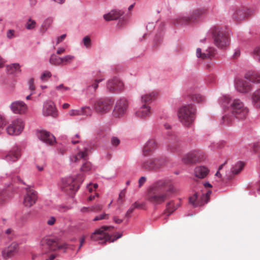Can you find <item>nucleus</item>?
<instances>
[{
  "label": "nucleus",
  "mask_w": 260,
  "mask_h": 260,
  "mask_svg": "<svg viewBox=\"0 0 260 260\" xmlns=\"http://www.w3.org/2000/svg\"><path fill=\"white\" fill-rule=\"evenodd\" d=\"M231 114H224L222 117V122L224 125L232 123L235 118L238 120L245 119L249 113L248 109L239 99H234L230 104L229 110Z\"/></svg>",
  "instance_id": "obj_1"
},
{
  "label": "nucleus",
  "mask_w": 260,
  "mask_h": 260,
  "mask_svg": "<svg viewBox=\"0 0 260 260\" xmlns=\"http://www.w3.org/2000/svg\"><path fill=\"white\" fill-rule=\"evenodd\" d=\"M83 181L84 177L82 175L63 178L60 186L61 190L69 196H72L79 189Z\"/></svg>",
  "instance_id": "obj_2"
},
{
  "label": "nucleus",
  "mask_w": 260,
  "mask_h": 260,
  "mask_svg": "<svg viewBox=\"0 0 260 260\" xmlns=\"http://www.w3.org/2000/svg\"><path fill=\"white\" fill-rule=\"evenodd\" d=\"M209 33L212 35L214 43L218 48L223 49L229 46L230 34L228 31L218 26H213L210 29Z\"/></svg>",
  "instance_id": "obj_3"
},
{
  "label": "nucleus",
  "mask_w": 260,
  "mask_h": 260,
  "mask_svg": "<svg viewBox=\"0 0 260 260\" xmlns=\"http://www.w3.org/2000/svg\"><path fill=\"white\" fill-rule=\"evenodd\" d=\"M167 185L168 182L166 180H161L156 181L153 187L155 191L153 192L149 191L147 196L148 201L154 205L164 203L167 199V193H159L157 191L164 189Z\"/></svg>",
  "instance_id": "obj_4"
},
{
  "label": "nucleus",
  "mask_w": 260,
  "mask_h": 260,
  "mask_svg": "<svg viewBox=\"0 0 260 260\" xmlns=\"http://www.w3.org/2000/svg\"><path fill=\"white\" fill-rule=\"evenodd\" d=\"M245 79L238 80L235 84L237 90L242 93L247 92L250 90L251 83H260V74L249 71L245 75Z\"/></svg>",
  "instance_id": "obj_5"
},
{
  "label": "nucleus",
  "mask_w": 260,
  "mask_h": 260,
  "mask_svg": "<svg viewBox=\"0 0 260 260\" xmlns=\"http://www.w3.org/2000/svg\"><path fill=\"white\" fill-rule=\"evenodd\" d=\"M179 119L185 126H189L196 117V108L192 104L181 107L178 113Z\"/></svg>",
  "instance_id": "obj_6"
},
{
  "label": "nucleus",
  "mask_w": 260,
  "mask_h": 260,
  "mask_svg": "<svg viewBox=\"0 0 260 260\" xmlns=\"http://www.w3.org/2000/svg\"><path fill=\"white\" fill-rule=\"evenodd\" d=\"M113 101L109 98H98L92 102L93 110L100 115H104L109 112L113 105Z\"/></svg>",
  "instance_id": "obj_7"
},
{
  "label": "nucleus",
  "mask_w": 260,
  "mask_h": 260,
  "mask_svg": "<svg viewBox=\"0 0 260 260\" xmlns=\"http://www.w3.org/2000/svg\"><path fill=\"white\" fill-rule=\"evenodd\" d=\"M167 163V159L162 157L152 158L143 161L141 167L147 170H157L164 167Z\"/></svg>",
  "instance_id": "obj_8"
},
{
  "label": "nucleus",
  "mask_w": 260,
  "mask_h": 260,
  "mask_svg": "<svg viewBox=\"0 0 260 260\" xmlns=\"http://www.w3.org/2000/svg\"><path fill=\"white\" fill-rule=\"evenodd\" d=\"M113 228V226H103L101 229L95 230L91 235L90 238L94 241L100 244H104L106 242H110V236L107 234L105 231L109 229Z\"/></svg>",
  "instance_id": "obj_9"
},
{
  "label": "nucleus",
  "mask_w": 260,
  "mask_h": 260,
  "mask_svg": "<svg viewBox=\"0 0 260 260\" xmlns=\"http://www.w3.org/2000/svg\"><path fill=\"white\" fill-rule=\"evenodd\" d=\"M205 158L204 154L201 150H193L186 154L182 159L185 164L196 163Z\"/></svg>",
  "instance_id": "obj_10"
},
{
  "label": "nucleus",
  "mask_w": 260,
  "mask_h": 260,
  "mask_svg": "<svg viewBox=\"0 0 260 260\" xmlns=\"http://www.w3.org/2000/svg\"><path fill=\"white\" fill-rule=\"evenodd\" d=\"M24 126V122L22 119H15L7 127V133L10 135H18L22 132Z\"/></svg>",
  "instance_id": "obj_11"
},
{
  "label": "nucleus",
  "mask_w": 260,
  "mask_h": 260,
  "mask_svg": "<svg viewBox=\"0 0 260 260\" xmlns=\"http://www.w3.org/2000/svg\"><path fill=\"white\" fill-rule=\"evenodd\" d=\"M106 87L110 92L115 93L122 91L124 88V84L118 78L114 77L108 80Z\"/></svg>",
  "instance_id": "obj_12"
},
{
  "label": "nucleus",
  "mask_w": 260,
  "mask_h": 260,
  "mask_svg": "<svg viewBox=\"0 0 260 260\" xmlns=\"http://www.w3.org/2000/svg\"><path fill=\"white\" fill-rule=\"evenodd\" d=\"M128 105V101L125 99L118 100L113 110V115L117 117L123 116L126 112Z\"/></svg>",
  "instance_id": "obj_13"
},
{
  "label": "nucleus",
  "mask_w": 260,
  "mask_h": 260,
  "mask_svg": "<svg viewBox=\"0 0 260 260\" xmlns=\"http://www.w3.org/2000/svg\"><path fill=\"white\" fill-rule=\"evenodd\" d=\"M42 114L44 116H50L55 118L58 113L54 103L51 101H47L44 103L42 108Z\"/></svg>",
  "instance_id": "obj_14"
},
{
  "label": "nucleus",
  "mask_w": 260,
  "mask_h": 260,
  "mask_svg": "<svg viewBox=\"0 0 260 260\" xmlns=\"http://www.w3.org/2000/svg\"><path fill=\"white\" fill-rule=\"evenodd\" d=\"M26 191L23 203L25 207L29 208L35 204L37 201V192L29 186L26 188Z\"/></svg>",
  "instance_id": "obj_15"
},
{
  "label": "nucleus",
  "mask_w": 260,
  "mask_h": 260,
  "mask_svg": "<svg viewBox=\"0 0 260 260\" xmlns=\"http://www.w3.org/2000/svg\"><path fill=\"white\" fill-rule=\"evenodd\" d=\"M252 12L247 8H236L233 10L232 18L236 21L243 20L252 14Z\"/></svg>",
  "instance_id": "obj_16"
},
{
  "label": "nucleus",
  "mask_w": 260,
  "mask_h": 260,
  "mask_svg": "<svg viewBox=\"0 0 260 260\" xmlns=\"http://www.w3.org/2000/svg\"><path fill=\"white\" fill-rule=\"evenodd\" d=\"M208 202L207 195H202L201 193H195L189 198V202L193 207H199L204 205Z\"/></svg>",
  "instance_id": "obj_17"
},
{
  "label": "nucleus",
  "mask_w": 260,
  "mask_h": 260,
  "mask_svg": "<svg viewBox=\"0 0 260 260\" xmlns=\"http://www.w3.org/2000/svg\"><path fill=\"white\" fill-rule=\"evenodd\" d=\"M12 111L15 114H24L27 110V106L22 101H16L12 102L10 106Z\"/></svg>",
  "instance_id": "obj_18"
},
{
  "label": "nucleus",
  "mask_w": 260,
  "mask_h": 260,
  "mask_svg": "<svg viewBox=\"0 0 260 260\" xmlns=\"http://www.w3.org/2000/svg\"><path fill=\"white\" fill-rule=\"evenodd\" d=\"M89 150V148L84 147L83 150H80L77 154L71 155L70 157V164L74 165L78 163L81 159L84 160H86L87 158Z\"/></svg>",
  "instance_id": "obj_19"
},
{
  "label": "nucleus",
  "mask_w": 260,
  "mask_h": 260,
  "mask_svg": "<svg viewBox=\"0 0 260 260\" xmlns=\"http://www.w3.org/2000/svg\"><path fill=\"white\" fill-rule=\"evenodd\" d=\"M39 139L43 142L50 145L55 142V138L50 132L45 130L40 131L37 134Z\"/></svg>",
  "instance_id": "obj_20"
},
{
  "label": "nucleus",
  "mask_w": 260,
  "mask_h": 260,
  "mask_svg": "<svg viewBox=\"0 0 260 260\" xmlns=\"http://www.w3.org/2000/svg\"><path fill=\"white\" fill-rule=\"evenodd\" d=\"M21 156V150L17 146H14L5 156V159L9 163L16 161Z\"/></svg>",
  "instance_id": "obj_21"
},
{
  "label": "nucleus",
  "mask_w": 260,
  "mask_h": 260,
  "mask_svg": "<svg viewBox=\"0 0 260 260\" xmlns=\"http://www.w3.org/2000/svg\"><path fill=\"white\" fill-rule=\"evenodd\" d=\"M18 245L15 242L12 243L9 246L4 248L2 254L4 258L7 259L14 255L18 251Z\"/></svg>",
  "instance_id": "obj_22"
},
{
  "label": "nucleus",
  "mask_w": 260,
  "mask_h": 260,
  "mask_svg": "<svg viewBox=\"0 0 260 260\" xmlns=\"http://www.w3.org/2000/svg\"><path fill=\"white\" fill-rule=\"evenodd\" d=\"M244 163L241 161H238L232 165L229 175H226L228 179H231L233 176L239 174L243 169Z\"/></svg>",
  "instance_id": "obj_23"
},
{
  "label": "nucleus",
  "mask_w": 260,
  "mask_h": 260,
  "mask_svg": "<svg viewBox=\"0 0 260 260\" xmlns=\"http://www.w3.org/2000/svg\"><path fill=\"white\" fill-rule=\"evenodd\" d=\"M123 15V12L117 9L111 10L108 13L104 15L103 17L106 21H109L119 19Z\"/></svg>",
  "instance_id": "obj_24"
},
{
  "label": "nucleus",
  "mask_w": 260,
  "mask_h": 260,
  "mask_svg": "<svg viewBox=\"0 0 260 260\" xmlns=\"http://www.w3.org/2000/svg\"><path fill=\"white\" fill-rule=\"evenodd\" d=\"M91 114V109L90 107H83L80 110H71L69 111L70 116L77 115H90Z\"/></svg>",
  "instance_id": "obj_25"
},
{
  "label": "nucleus",
  "mask_w": 260,
  "mask_h": 260,
  "mask_svg": "<svg viewBox=\"0 0 260 260\" xmlns=\"http://www.w3.org/2000/svg\"><path fill=\"white\" fill-rule=\"evenodd\" d=\"M209 172V170L208 168L202 166L196 167L194 170V174L196 177L201 179L206 177Z\"/></svg>",
  "instance_id": "obj_26"
},
{
  "label": "nucleus",
  "mask_w": 260,
  "mask_h": 260,
  "mask_svg": "<svg viewBox=\"0 0 260 260\" xmlns=\"http://www.w3.org/2000/svg\"><path fill=\"white\" fill-rule=\"evenodd\" d=\"M150 114V107L146 105H143L136 112L137 116L145 118L147 116Z\"/></svg>",
  "instance_id": "obj_27"
},
{
  "label": "nucleus",
  "mask_w": 260,
  "mask_h": 260,
  "mask_svg": "<svg viewBox=\"0 0 260 260\" xmlns=\"http://www.w3.org/2000/svg\"><path fill=\"white\" fill-rule=\"evenodd\" d=\"M233 100H232L229 95H222L218 99V102L223 109H230V104Z\"/></svg>",
  "instance_id": "obj_28"
},
{
  "label": "nucleus",
  "mask_w": 260,
  "mask_h": 260,
  "mask_svg": "<svg viewBox=\"0 0 260 260\" xmlns=\"http://www.w3.org/2000/svg\"><path fill=\"white\" fill-rule=\"evenodd\" d=\"M157 148V145L155 140L153 139H149L146 143L144 148L143 152L145 155H146V153L151 152L155 150Z\"/></svg>",
  "instance_id": "obj_29"
},
{
  "label": "nucleus",
  "mask_w": 260,
  "mask_h": 260,
  "mask_svg": "<svg viewBox=\"0 0 260 260\" xmlns=\"http://www.w3.org/2000/svg\"><path fill=\"white\" fill-rule=\"evenodd\" d=\"M206 12V9L205 8H200L193 11L189 16L190 21L194 22L198 19L200 18L202 15Z\"/></svg>",
  "instance_id": "obj_30"
},
{
  "label": "nucleus",
  "mask_w": 260,
  "mask_h": 260,
  "mask_svg": "<svg viewBox=\"0 0 260 260\" xmlns=\"http://www.w3.org/2000/svg\"><path fill=\"white\" fill-rule=\"evenodd\" d=\"M157 95V92L155 91H152L149 93H146L141 95V101L142 102L145 103L150 102L155 99Z\"/></svg>",
  "instance_id": "obj_31"
},
{
  "label": "nucleus",
  "mask_w": 260,
  "mask_h": 260,
  "mask_svg": "<svg viewBox=\"0 0 260 260\" xmlns=\"http://www.w3.org/2000/svg\"><path fill=\"white\" fill-rule=\"evenodd\" d=\"M175 21L177 24H185L190 22L189 16H187L184 14H181L176 16Z\"/></svg>",
  "instance_id": "obj_32"
},
{
  "label": "nucleus",
  "mask_w": 260,
  "mask_h": 260,
  "mask_svg": "<svg viewBox=\"0 0 260 260\" xmlns=\"http://www.w3.org/2000/svg\"><path fill=\"white\" fill-rule=\"evenodd\" d=\"M253 105L257 108L260 106V89L256 90L252 97Z\"/></svg>",
  "instance_id": "obj_33"
},
{
  "label": "nucleus",
  "mask_w": 260,
  "mask_h": 260,
  "mask_svg": "<svg viewBox=\"0 0 260 260\" xmlns=\"http://www.w3.org/2000/svg\"><path fill=\"white\" fill-rule=\"evenodd\" d=\"M49 62L54 66H60L61 65V57L58 56L55 54H52L50 56Z\"/></svg>",
  "instance_id": "obj_34"
},
{
  "label": "nucleus",
  "mask_w": 260,
  "mask_h": 260,
  "mask_svg": "<svg viewBox=\"0 0 260 260\" xmlns=\"http://www.w3.org/2000/svg\"><path fill=\"white\" fill-rule=\"evenodd\" d=\"M8 70H10L12 73H21L20 66L18 63H14L7 66Z\"/></svg>",
  "instance_id": "obj_35"
},
{
  "label": "nucleus",
  "mask_w": 260,
  "mask_h": 260,
  "mask_svg": "<svg viewBox=\"0 0 260 260\" xmlns=\"http://www.w3.org/2000/svg\"><path fill=\"white\" fill-rule=\"evenodd\" d=\"M41 244L43 245L46 244L49 247L50 250L51 247H55V245H56L55 240L49 237H45L41 241Z\"/></svg>",
  "instance_id": "obj_36"
},
{
  "label": "nucleus",
  "mask_w": 260,
  "mask_h": 260,
  "mask_svg": "<svg viewBox=\"0 0 260 260\" xmlns=\"http://www.w3.org/2000/svg\"><path fill=\"white\" fill-rule=\"evenodd\" d=\"M212 55L210 51H207L206 53H202V50L200 48L197 49L196 55L198 58H202V59L207 58L210 57Z\"/></svg>",
  "instance_id": "obj_37"
},
{
  "label": "nucleus",
  "mask_w": 260,
  "mask_h": 260,
  "mask_svg": "<svg viewBox=\"0 0 260 260\" xmlns=\"http://www.w3.org/2000/svg\"><path fill=\"white\" fill-rule=\"evenodd\" d=\"M75 57L72 55H67L61 57V65L71 64Z\"/></svg>",
  "instance_id": "obj_38"
},
{
  "label": "nucleus",
  "mask_w": 260,
  "mask_h": 260,
  "mask_svg": "<svg viewBox=\"0 0 260 260\" xmlns=\"http://www.w3.org/2000/svg\"><path fill=\"white\" fill-rule=\"evenodd\" d=\"M141 206V205L140 203L136 202L135 203H134L128 209V210L126 212V213L125 214V216L126 217H128V218L129 217L130 214L133 212V211L135 210V209L139 208H140Z\"/></svg>",
  "instance_id": "obj_39"
},
{
  "label": "nucleus",
  "mask_w": 260,
  "mask_h": 260,
  "mask_svg": "<svg viewBox=\"0 0 260 260\" xmlns=\"http://www.w3.org/2000/svg\"><path fill=\"white\" fill-rule=\"evenodd\" d=\"M36 24V21L35 20H32L31 18H29L26 22L25 26L26 29L28 30H31L35 28Z\"/></svg>",
  "instance_id": "obj_40"
},
{
  "label": "nucleus",
  "mask_w": 260,
  "mask_h": 260,
  "mask_svg": "<svg viewBox=\"0 0 260 260\" xmlns=\"http://www.w3.org/2000/svg\"><path fill=\"white\" fill-rule=\"evenodd\" d=\"M173 203L172 202H170L167 204L166 214H167V216H169V215H170L172 213V212L174 211H175L177 209V208L179 206V205H177L176 207L173 208Z\"/></svg>",
  "instance_id": "obj_41"
},
{
  "label": "nucleus",
  "mask_w": 260,
  "mask_h": 260,
  "mask_svg": "<svg viewBox=\"0 0 260 260\" xmlns=\"http://www.w3.org/2000/svg\"><path fill=\"white\" fill-rule=\"evenodd\" d=\"M252 56L256 61L260 62V46L254 48L252 53Z\"/></svg>",
  "instance_id": "obj_42"
},
{
  "label": "nucleus",
  "mask_w": 260,
  "mask_h": 260,
  "mask_svg": "<svg viewBox=\"0 0 260 260\" xmlns=\"http://www.w3.org/2000/svg\"><path fill=\"white\" fill-rule=\"evenodd\" d=\"M52 74L50 71H45L40 76V79L43 82H46L51 77Z\"/></svg>",
  "instance_id": "obj_43"
},
{
  "label": "nucleus",
  "mask_w": 260,
  "mask_h": 260,
  "mask_svg": "<svg viewBox=\"0 0 260 260\" xmlns=\"http://www.w3.org/2000/svg\"><path fill=\"white\" fill-rule=\"evenodd\" d=\"M82 43L86 48L88 49L91 47V41L89 36L84 37L82 39Z\"/></svg>",
  "instance_id": "obj_44"
},
{
  "label": "nucleus",
  "mask_w": 260,
  "mask_h": 260,
  "mask_svg": "<svg viewBox=\"0 0 260 260\" xmlns=\"http://www.w3.org/2000/svg\"><path fill=\"white\" fill-rule=\"evenodd\" d=\"M92 165L91 163L89 161L85 162L82 167L81 168V170L84 172H87L92 170Z\"/></svg>",
  "instance_id": "obj_45"
},
{
  "label": "nucleus",
  "mask_w": 260,
  "mask_h": 260,
  "mask_svg": "<svg viewBox=\"0 0 260 260\" xmlns=\"http://www.w3.org/2000/svg\"><path fill=\"white\" fill-rule=\"evenodd\" d=\"M177 191V189H176L174 186L172 184H170L169 185L168 189L164 192V193H167V198L171 197V194L175 193Z\"/></svg>",
  "instance_id": "obj_46"
},
{
  "label": "nucleus",
  "mask_w": 260,
  "mask_h": 260,
  "mask_svg": "<svg viewBox=\"0 0 260 260\" xmlns=\"http://www.w3.org/2000/svg\"><path fill=\"white\" fill-rule=\"evenodd\" d=\"M104 80V78L95 79L94 80V82L93 84H92L91 85L88 86L87 87V88L89 89L92 87L93 88L94 91H95L99 86V83L100 82L103 81Z\"/></svg>",
  "instance_id": "obj_47"
},
{
  "label": "nucleus",
  "mask_w": 260,
  "mask_h": 260,
  "mask_svg": "<svg viewBox=\"0 0 260 260\" xmlns=\"http://www.w3.org/2000/svg\"><path fill=\"white\" fill-rule=\"evenodd\" d=\"M173 139H171V138H168L170 142L172 145L171 147H172V149H175L176 146L177 145V143L178 142V138L176 135H174L173 136Z\"/></svg>",
  "instance_id": "obj_48"
},
{
  "label": "nucleus",
  "mask_w": 260,
  "mask_h": 260,
  "mask_svg": "<svg viewBox=\"0 0 260 260\" xmlns=\"http://www.w3.org/2000/svg\"><path fill=\"white\" fill-rule=\"evenodd\" d=\"M120 143V141L119 138L116 137H112L111 139V144L114 147L118 146Z\"/></svg>",
  "instance_id": "obj_49"
},
{
  "label": "nucleus",
  "mask_w": 260,
  "mask_h": 260,
  "mask_svg": "<svg viewBox=\"0 0 260 260\" xmlns=\"http://www.w3.org/2000/svg\"><path fill=\"white\" fill-rule=\"evenodd\" d=\"M56 89L61 91V92H63L64 91L70 90V88L69 87L64 86L63 84H61L59 85H57L55 87Z\"/></svg>",
  "instance_id": "obj_50"
},
{
  "label": "nucleus",
  "mask_w": 260,
  "mask_h": 260,
  "mask_svg": "<svg viewBox=\"0 0 260 260\" xmlns=\"http://www.w3.org/2000/svg\"><path fill=\"white\" fill-rule=\"evenodd\" d=\"M103 206L101 204H97L90 207L91 212H99L102 209Z\"/></svg>",
  "instance_id": "obj_51"
},
{
  "label": "nucleus",
  "mask_w": 260,
  "mask_h": 260,
  "mask_svg": "<svg viewBox=\"0 0 260 260\" xmlns=\"http://www.w3.org/2000/svg\"><path fill=\"white\" fill-rule=\"evenodd\" d=\"M6 124V121L5 117L0 115V132L4 129Z\"/></svg>",
  "instance_id": "obj_52"
},
{
  "label": "nucleus",
  "mask_w": 260,
  "mask_h": 260,
  "mask_svg": "<svg viewBox=\"0 0 260 260\" xmlns=\"http://www.w3.org/2000/svg\"><path fill=\"white\" fill-rule=\"evenodd\" d=\"M28 84L29 89L31 90V91L35 92V86L34 85V80L33 78H31L28 80Z\"/></svg>",
  "instance_id": "obj_53"
},
{
  "label": "nucleus",
  "mask_w": 260,
  "mask_h": 260,
  "mask_svg": "<svg viewBox=\"0 0 260 260\" xmlns=\"http://www.w3.org/2000/svg\"><path fill=\"white\" fill-rule=\"evenodd\" d=\"M108 217V215L105 213L102 214L100 215L96 216L93 219V221H97L104 219H107Z\"/></svg>",
  "instance_id": "obj_54"
},
{
  "label": "nucleus",
  "mask_w": 260,
  "mask_h": 260,
  "mask_svg": "<svg viewBox=\"0 0 260 260\" xmlns=\"http://www.w3.org/2000/svg\"><path fill=\"white\" fill-rule=\"evenodd\" d=\"M67 244L65 243L63 244L62 245H58L56 244V245H55V247H51V251H55L57 249H66L67 248Z\"/></svg>",
  "instance_id": "obj_55"
},
{
  "label": "nucleus",
  "mask_w": 260,
  "mask_h": 260,
  "mask_svg": "<svg viewBox=\"0 0 260 260\" xmlns=\"http://www.w3.org/2000/svg\"><path fill=\"white\" fill-rule=\"evenodd\" d=\"M70 209V207L66 206H59L57 207V210L60 212H64Z\"/></svg>",
  "instance_id": "obj_56"
},
{
  "label": "nucleus",
  "mask_w": 260,
  "mask_h": 260,
  "mask_svg": "<svg viewBox=\"0 0 260 260\" xmlns=\"http://www.w3.org/2000/svg\"><path fill=\"white\" fill-rule=\"evenodd\" d=\"M146 181V178L144 176L141 177L138 181L139 187H141Z\"/></svg>",
  "instance_id": "obj_57"
},
{
  "label": "nucleus",
  "mask_w": 260,
  "mask_h": 260,
  "mask_svg": "<svg viewBox=\"0 0 260 260\" xmlns=\"http://www.w3.org/2000/svg\"><path fill=\"white\" fill-rule=\"evenodd\" d=\"M79 137L80 136L77 134L75 135V137L72 138V140L71 141V142L73 144H77L79 142Z\"/></svg>",
  "instance_id": "obj_58"
},
{
  "label": "nucleus",
  "mask_w": 260,
  "mask_h": 260,
  "mask_svg": "<svg viewBox=\"0 0 260 260\" xmlns=\"http://www.w3.org/2000/svg\"><path fill=\"white\" fill-rule=\"evenodd\" d=\"M56 221V218L54 216H51L47 220V223L49 225H52L54 224Z\"/></svg>",
  "instance_id": "obj_59"
},
{
  "label": "nucleus",
  "mask_w": 260,
  "mask_h": 260,
  "mask_svg": "<svg viewBox=\"0 0 260 260\" xmlns=\"http://www.w3.org/2000/svg\"><path fill=\"white\" fill-rule=\"evenodd\" d=\"M66 37V34H63L60 36L58 37L56 39V44H58L60 43Z\"/></svg>",
  "instance_id": "obj_60"
},
{
  "label": "nucleus",
  "mask_w": 260,
  "mask_h": 260,
  "mask_svg": "<svg viewBox=\"0 0 260 260\" xmlns=\"http://www.w3.org/2000/svg\"><path fill=\"white\" fill-rule=\"evenodd\" d=\"M122 234L121 233H117V235H116V237L114 238V239H112L111 238V237L110 236V242H114V241H115L116 240L119 239V238H120L121 237H122Z\"/></svg>",
  "instance_id": "obj_61"
},
{
  "label": "nucleus",
  "mask_w": 260,
  "mask_h": 260,
  "mask_svg": "<svg viewBox=\"0 0 260 260\" xmlns=\"http://www.w3.org/2000/svg\"><path fill=\"white\" fill-rule=\"evenodd\" d=\"M85 237L84 236H83L80 240V245H79V249H78V250L82 247L84 241H85Z\"/></svg>",
  "instance_id": "obj_62"
},
{
  "label": "nucleus",
  "mask_w": 260,
  "mask_h": 260,
  "mask_svg": "<svg viewBox=\"0 0 260 260\" xmlns=\"http://www.w3.org/2000/svg\"><path fill=\"white\" fill-rule=\"evenodd\" d=\"M113 220L115 223L118 224H120L123 221L122 219L118 218L117 216H114L113 217Z\"/></svg>",
  "instance_id": "obj_63"
},
{
  "label": "nucleus",
  "mask_w": 260,
  "mask_h": 260,
  "mask_svg": "<svg viewBox=\"0 0 260 260\" xmlns=\"http://www.w3.org/2000/svg\"><path fill=\"white\" fill-rule=\"evenodd\" d=\"M65 51V48L63 47H59L57 49L56 53L58 54H60L63 53Z\"/></svg>",
  "instance_id": "obj_64"
}]
</instances>
